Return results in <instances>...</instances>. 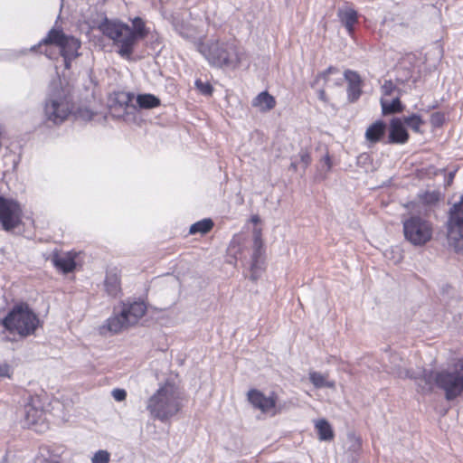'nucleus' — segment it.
I'll return each mask as SVG.
<instances>
[{
  "label": "nucleus",
  "mask_w": 463,
  "mask_h": 463,
  "mask_svg": "<svg viewBox=\"0 0 463 463\" xmlns=\"http://www.w3.org/2000/svg\"><path fill=\"white\" fill-rule=\"evenodd\" d=\"M331 74H339V70L335 67H329L326 71H324L320 77H322L326 83L330 86V84L332 83V85H335V86H340L342 84V79L341 78H338V79H335V80H332L330 78V75Z\"/></svg>",
  "instance_id": "nucleus-29"
},
{
  "label": "nucleus",
  "mask_w": 463,
  "mask_h": 463,
  "mask_svg": "<svg viewBox=\"0 0 463 463\" xmlns=\"http://www.w3.org/2000/svg\"><path fill=\"white\" fill-rule=\"evenodd\" d=\"M261 267L258 260V253L255 252L252 256V263L250 266V279L252 280H257L260 275Z\"/></svg>",
  "instance_id": "nucleus-32"
},
{
  "label": "nucleus",
  "mask_w": 463,
  "mask_h": 463,
  "mask_svg": "<svg viewBox=\"0 0 463 463\" xmlns=\"http://www.w3.org/2000/svg\"><path fill=\"white\" fill-rule=\"evenodd\" d=\"M134 96L130 93H125L121 92L118 95V99L122 105H125L126 107L128 106V104L133 100Z\"/></svg>",
  "instance_id": "nucleus-36"
},
{
  "label": "nucleus",
  "mask_w": 463,
  "mask_h": 463,
  "mask_svg": "<svg viewBox=\"0 0 463 463\" xmlns=\"http://www.w3.org/2000/svg\"><path fill=\"white\" fill-rule=\"evenodd\" d=\"M213 227V222L211 219H203L191 225L189 232L191 234H205L210 232Z\"/></svg>",
  "instance_id": "nucleus-28"
},
{
  "label": "nucleus",
  "mask_w": 463,
  "mask_h": 463,
  "mask_svg": "<svg viewBox=\"0 0 463 463\" xmlns=\"http://www.w3.org/2000/svg\"><path fill=\"white\" fill-rule=\"evenodd\" d=\"M171 24L175 31L184 39L193 40L196 37L197 30L195 26L185 22L179 14L171 16Z\"/></svg>",
  "instance_id": "nucleus-16"
},
{
  "label": "nucleus",
  "mask_w": 463,
  "mask_h": 463,
  "mask_svg": "<svg viewBox=\"0 0 463 463\" xmlns=\"http://www.w3.org/2000/svg\"><path fill=\"white\" fill-rule=\"evenodd\" d=\"M337 16L349 34L354 32V26L358 22L357 12L347 3L337 10Z\"/></svg>",
  "instance_id": "nucleus-17"
},
{
  "label": "nucleus",
  "mask_w": 463,
  "mask_h": 463,
  "mask_svg": "<svg viewBox=\"0 0 463 463\" xmlns=\"http://www.w3.org/2000/svg\"><path fill=\"white\" fill-rule=\"evenodd\" d=\"M110 460V454L107 450L97 451L91 458V463H109Z\"/></svg>",
  "instance_id": "nucleus-33"
},
{
  "label": "nucleus",
  "mask_w": 463,
  "mask_h": 463,
  "mask_svg": "<svg viewBox=\"0 0 463 463\" xmlns=\"http://www.w3.org/2000/svg\"><path fill=\"white\" fill-rule=\"evenodd\" d=\"M43 412L34 405L28 403L24 407L25 422L28 426L38 423L43 418Z\"/></svg>",
  "instance_id": "nucleus-23"
},
{
  "label": "nucleus",
  "mask_w": 463,
  "mask_h": 463,
  "mask_svg": "<svg viewBox=\"0 0 463 463\" xmlns=\"http://www.w3.org/2000/svg\"><path fill=\"white\" fill-rule=\"evenodd\" d=\"M43 463H58V462H57V461L51 460V461H44Z\"/></svg>",
  "instance_id": "nucleus-46"
},
{
  "label": "nucleus",
  "mask_w": 463,
  "mask_h": 463,
  "mask_svg": "<svg viewBox=\"0 0 463 463\" xmlns=\"http://www.w3.org/2000/svg\"><path fill=\"white\" fill-rule=\"evenodd\" d=\"M315 427L317 430L318 438L320 440L327 441L333 439L334 432L327 420L324 419L318 420L316 421Z\"/></svg>",
  "instance_id": "nucleus-26"
},
{
  "label": "nucleus",
  "mask_w": 463,
  "mask_h": 463,
  "mask_svg": "<svg viewBox=\"0 0 463 463\" xmlns=\"http://www.w3.org/2000/svg\"><path fill=\"white\" fill-rule=\"evenodd\" d=\"M146 410L151 418L165 422L181 410L179 393L176 387L169 383L160 386L146 401Z\"/></svg>",
  "instance_id": "nucleus-4"
},
{
  "label": "nucleus",
  "mask_w": 463,
  "mask_h": 463,
  "mask_svg": "<svg viewBox=\"0 0 463 463\" xmlns=\"http://www.w3.org/2000/svg\"><path fill=\"white\" fill-rule=\"evenodd\" d=\"M251 104L260 111L266 112L275 107L276 101L273 96L269 94L267 91H262L253 99Z\"/></svg>",
  "instance_id": "nucleus-21"
},
{
  "label": "nucleus",
  "mask_w": 463,
  "mask_h": 463,
  "mask_svg": "<svg viewBox=\"0 0 463 463\" xmlns=\"http://www.w3.org/2000/svg\"><path fill=\"white\" fill-rule=\"evenodd\" d=\"M448 243L455 251L463 250V195L449 210L447 222Z\"/></svg>",
  "instance_id": "nucleus-8"
},
{
  "label": "nucleus",
  "mask_w": 463,
  "mask_h": 463,
  "mask_svg": "<svg viewBox=\"0 0 463 463\" xmlns=\"http://www.w3.org/2000/svg\"><path fill=\"white\" fill-rule=\"evenodd\" d=\"M380 103L382 106V112L383 115H389L402 111V105L398 96L395 97L391 102H389L385 98L383 97L380 100Z\"/></svg>",
  "instance_id": "nucleus-24"
},
{
  "label": "nucleus",
  "mask_w": 463,
  "mask_h": 463,
  "mask_svg": "<svg viewBox=\"0 0 463 463\" xmlns=\"http://www.w3.org/2000/svg\"><path fill=\"white\" fill-rule=\"evenodd\" d=\"M319 99L324 101L326 100V92L324 90H319Z\"/></svg>",
  "instance_id": "nucleus-43"
},
{
  "label": "nucleus",
  "mask_w": 463,
  "mask_h": 463,
  "mask_svg": "<svg viewBox=\"0 0 463 463\" xmlns=\"http://www.w3.org/2000/svg\"><path fill=\"white\" fill-rule=\"evenodd\" d=\"M443 115L437 112V113H434L431 115V118H430V121H431V124L434 125V126H440L443 122Z\"/></svg>",
  "instance_id": "nucleus-40"
},
{
  "label": "nucleus",
  "mask_w": 463,
  "mask_h": 463,
  "mask_svg": "<svg viewBox=\"0 0 463 463\" xmlns=\"http://www.w3.org/2000/svg\"><path fill=\"white\" fill-rule=\"evenodd\" d=\"M3 325L11 332L16 331L21 335H29L34 333L39 319L27 306H18L5 317Z\"/></svg>",
  "instance_id": "nucleus-7"
},
{
  "label": "nucleus",
  "mask_w": 463,
  "mask_h": 463,
  "mask_svg": "<svg viewBox=\"0 0 463 463\" xmlns=\"http://www.w3.org/2000/svg\"><path fill=\"white\" fill-rule=\"evenodd\" d=\"M71 112V106L69 99L60 91L53 92L48 97L44 113L48 120L54 124L63 122Z\"/></svg>",
  "instance_id": "nucleus-9"
},
{
  "label": "nucleus",
  "mask_w": 463,
  "mask_h": 463,
  "mask_svg": "<svg viewBox=\"0 0 463 463\" xmlns=\"http://www.w3.org/2000/svg\"><path fill=\"white\" fill-rule=\"evenodd\" d=\"M242 241H243V238H242V236H241L239 234H236L232 237V239L229 244L228 250L230 251L231 254H232L234 256V258H237V255L239 253H241V245Z\"/></svg>",
  "instance_id": "nucleus-31"
},
{
  "label": "nucleus",
  "mask_w": 463,
  "mask_h": 463,
  "mask_svg": "<svg viewBox=\"0 0 463 463\" xmlns=\"http://www.w3.org/2000/svg\"><path fill=\"white\" fill-rule=\"evenodd\" d=\"M146 307L144 302L135 301L130 304H123L121 312L126 317L129 326L136 325L138 320L145 315Z\"/></svg>",
  "instance_id": "nucleus-15"
},
{
  "label": "nucleus",
  "mask_w": 463,
  "mask_h": 463,
  "mask_svg": "<svg viewBox=\"0 0 463 463\" xmlns=\"http://www.w3.org/2000/svg\"><path fill=\"white\" fill-rule=\"evenodd\" d=\"M292 168H296V165L294 163L291 164Z\"/></svg>",
  "instance_id": "nucleus-47"
},
{
  "label": "nucleus",
  "mask_w": 463,
  "mask_h": 463,
  "mask_svg": "<svg viewBox=\"0 0 463 463\" xmlns=\"http://www.w3.org/2000/svg\"><path fill=\"white\" fill-rule=\"evenodd\" d=\"M196 89L205 96H211L213 93V87L208 81H202L201 80H195Z\"/></svg>",
  "instance_id": "nucleus-34"
},
{
  "label": "nucleus",
  "mask_w": 463,
  "mask_h": 463,
  "mask_svg": "<svg viewBox=\"0 0 463 463\" xmlns=\"http://www.w3.org/2000/svg\"><path fill=\"white\" fill-rule=\"evenodd\" d=\"M309 380L316 388L335 389V381L328 380L327 374H323L318 372H315V371L310 372L309 373Z\"/></svg>",
  "instance_id": "nucleus-22"
},
{
  "label": "nucleus",
  "mask_w": 463,
  "mask_h": 463,
  "mask_svg": "<svg viewBox=\"0 0 463 463\" xmlns=\"http://www.w3.org/2000/svg\"><path fill=\"white\" fill-rule=\"evenodd\" d=\"M453 176H454V174L453 173H450L449 174V183H450L453 179Z\"/></svg>",
  "instance_id": "nucleus-45"
},
{
  "label": "nucleus",
  "mask_w": 463,
  "mask_h": 463,
  "mask_svg": "<svg viewBox=\"0 0 463 463\" xmlns=\"http://www.w3.org/2000/svg\"><path fill=\"white\" fill-rule=\"evenodd\" d=\"M10 376V366L8 364H0V377Z\"/></svg>",
  "instance_id": "nucleus-41"
},
{
  "label": "nucleus",
  "mask_w": 463,
  "mask_h": 463,
  "mask_svg": "<svg viewBox=\"0 0 463 463\" xmlns=\"http://www.w3.org/2000/svg\"><path fill=\"white\" fill-rule=\"evenodd\" d=\"M198 52L216 67L235 69L240 66L245 58V53L236 41L209 40L197 45Z\"/></svg>",
  "instance_id": "nucleus-2"
},
{
  "label": "nucleus",
  "mask_w": 463,
  "mask_h": 463,
  "mask_svg": "<svg viewBox=\"0 0 463 463\" xmlns=\"http://www.w3.org/2000/svg\"><path fill=\"white\" fill-rule=\"evenodd\" d=\"M409 138L408 132L406 131L403 122L400 118H393L391 121L389 143L403 144Z\"/></svg>",
  "instance_id": "nucleus-18"
},
{
  "label": "nucleus",
  "mask_w": 463,
  "mask_h": 463,
  "mask_svg": "<svg viewBox=\"0 0 463 463\" xmlns=\"http://www.w3.org/2000/svg\"><path fill=\"white\" fill-rule=\"evenodd\" d=\"M75 257L76 254L67 251L54 250L51 255V261L53 266L63 273H69L75 269Z\"/></svg>",
  "instance_id": "nucleus-14"
},
{
  "label": "nucleus",
  "mask_w": 463,
  "mask_h": 463,
  "mask_svg": "<svg viewBox=\"0 0 463 463\" xmlns=\"http://www.w3.org/2000/svg\"><path fill=\"white\" fill-rule=\"evenodd\" d=\"M344 78L347 81V98L350 102H355L362 94L363 80L354 71L346 70Z\"/></svg>",
  "instance_id": "nucleus-13"
},
{
  "label": "nucleus",
  "mask_w": 463,
  "mask_h": 463,
  "mask_svg": "<svg viewBox=\"0 0 463 463\" xmlns=\"http://www.w3.org/2000/svg\"><path fill=\"white\" fill-rule=\"evenodd\" d=\"M248 401L253 407L260 410L262 412H269L276 407L274 394L267 397L261 392L255 389L248 392Z\"/></svg>",
  "instance_id": "nucleus-12"
},
{
  "label": "nucleus",
  "mask_w": 463,
  "mask_h": 463,
  "mask_svg": "<svg viewBox=\"0 0 463 463\" xmlns=\"http://www.w3.org/2000/svg\"><path fill=\"white\" fill-rule=\"evenodd\" d=\"M403 121L410 128L417 133L420 132V128L423 124L421 118L416 114L405 117Z\"/></svg>",
  "instance_id": "nucleus-30"
},
{
  "label": "nucleus",
  "mask_w": 463,
  "mask_h": 463,
  "mask_svg": "<svg viewBox=\"0 0 463 463\" xmlns=\"http://www.w3.org/2000/svg\"><path fill=\"white\" fill-rule=\"evenodd\" d=\"M136 99L139 108L145 109H154L160 105V99L153 94H139Z\"/></svg>",
  "instance_id": "nucleus-27"
},
{
  "label": "nucleus",
  "mask_w": 463,
  "mask_h": 463,
  "mask_svg": "<svg viewBox=\"0 0 463 463\" xmlns=\"http://www.w3.org/2000/svg\"><path fill=\"white\" fill-rule=\"evenodd\" d=\"M93 116V112L88 109H80L77 112V117L83 120H90Z\"/></svg>",
  "instance_id": "nucleus-37"
},
{
  "label": "nucleus",
  "mask_w": 463,
  "mask_h": 463,
  "mask_svg": "<svg viewBox=\"0 0 463 463\" xmlns=\"http://www.w3.org/2000/svg\"><path fill=\"white\" fill-rule=\"evenodd\" d=\"M133 25L134 28L118 21L106 19L99 26L102 33L113 41L114 45L118 48V54L125 59L130 58L137 40L146 35L141 18H135Z\"/></svg>",
  "instance_id": "nucleus-1"
},
{
  "label": "nucleus",
  "mask_w": 463,
  "mask_h": 463,
  "mask_svg": "<svg viewBox=\"0 0 463 463\" xmlns=\"http://www.w3.org/2000/svg\"><path fill=\"white\" fill-rule=\"evenodd\" d=\"M106 292L111 297H117L121 290L120 279L116 271H108L104 280Z\"/></svg>",
  "instance_id": "nucleus-20"
},
{
  "label": "nucleus",
  "mask_w": 463,
  "mask_h": 463,
  "mask_svg": "<svg viewBox=\"0 0 463 463\" xmlns=\"http://www.w3.org/2000/svg\"><path fill=\"white\" fill-rule=\"evenodd\" d=\"M23 211L20 204L0 196V224L5 232H11L22 223Z\"/></svg>",
  "instance_id": "nucleus-10"
},
{
  "label": "nucleus",
  "mask_w": 463,
  "mask_h": 463,
  "mask_svg": "<svg viewBox=\"0 0 463 463\" xmlns=\"http://www.w3.org/2000/svg\"><path fill=\"white\" fill-rule=\"evenodd\" d=\"M422 378L430 390L435 384L445 393L447 401L463 396V359L457 360L446 369L423 371Z\"/></svg>",
  "instance_id": "nucleus-3"
},
{
  "label": "nucleus",
  "mask_w": 463,
  "mask_h": 463,
  "mask_svg": "<svg viewBox=\"0 0 463 463\" xmlns=\"http://www.w3.org/2000/svg\"><path fill=\"white\" fill-rule=\"evenodd\" d=\"M323 161L325 163V165H326L327 167V170H330L331 168V160H330V156L328 155H326L323 158Z\"/></svg>",
  "instance_id": "nucleus-42"
},
{
  "label": "nucleus",
  "mask_w": 463,
  "mask_h": 463,
  "mask_svg": "<svg viewBox=\"0 0 463 463\" xmlns=\"http://www.w3.org/2000/svg\"><path fill=\"white\" fill-rule=\"evenodd\" d=\"M299 157H300V161L303 164L304 167H307L311 162L310 155L306 150H303V149L300 150Z\"/></svg>",
  "instance_id": "nucleus-39"
},
{
  "label": "nucleus",
  "mask_w": 463,
  "mask_h": 463,
  "mask_svg": "<svg viewBox=\"0 0 463 463\" xmlns=\"http://www.w3.org/2000/svg\"><path fill=\"white\" fill-rule=\"evenodd\" d=\"M382 92L383 96H391L395 92H399V90L392 80H385L382 86Z\"/></svg>",
  "instance_id": "nucleus-35"
},
{
  "label": "nucleus",
  "mask_w": 463,
  "mask_h": 463,
  "mask_svg": "<svg viewBox=\"0 0 463 463\" xmlns=\"http://www.w3.org/2000/svg\"><path fill=\"white\" fill-rule=\"evenodd\" d=\"M108 329L113 333H118L124 328L129 326L128 323L126 320V317L122 316V312L109 317L107 321Z\"/></svg>",
  "instance_id": "nucleus-25"
},
{
  "label": "nucleus",
  "mask_w": 463,
  "mask_h": 463,
  "mask_svg": "<svg viewBox=\"0 0 463 463\" xmlns=\"http://www.w3.org/2000/svg\"><path fill=\"white\" fill-rule=\"evenodd\" d=\"M111 395L117 402H122L127 397V392L124 389L118 388L111 392Z\"/></svg>",
  "instance_id": "nucleus-38"
},
{
  "label": "nucleus",
  "mask_w": 463,
  "mask_h": 463,
  "mask_svg": "<svg viewBox=\"0 0 463 463\" xmlns=\"http://www.w3.org/2000/svg\"><path fill=\"white\" fill-rule=\"evenodd\" d=\"M259 220L260 219H259V217L257 215L252 216V218H251V222H254V223H257L259 222Z\"/></svg>",
  "instance_id": "nucleus-44"
},
{
  "label": "nucleus",
  "mask_w": 463,
  "mask_h": 463,
  "mask_svg": "<svg viewBox=\"0 0 463 463\" xmlns=\"http://www.w3.org/2000/svg\"><path fill=\"white\" fill-rule=\"evenodd\" d=\"M50 44H55L60 48V53L64 59L65 67L69 68L70 61L78 56V50L80 47V42L72 36H68L62 31L52 29L47 36L43 38L38 45L32 47L33 51L40 49L43 45L47 47ZM48 58L52 59V54L45 48L43 52Z\"/></svg>",
  "instance_id": "nucleus-5"
},
{
  "label": "nucleus",
  "mask_w": 463,
  "mask_h": 463,
  "mask_svg": "<svg viewBox=\"0 0 463 463\" xmlns=\"http://www.w3.org/2000/svg\"><path fill=\"white\" fill-rule=\"evenodd\" d=\"M385 131L386 124L378 120L368 127L365 131V138L371 144H375L384 137Z\"/></svg>",
  "instance_id": "nucleus-19"
},
{
  "label": "nucleus",
  "mask_w": 463,
  "mask_h": 463,
  "mask_svg": "<svg viewBox=\"0 0 463 463\" xmlns=\"http://www.w3.org/2000/svg\"><path fill=\"white\" fill-rule=\"evenodd\" d=\"M404 238L413 246H424L433 235V224L420 214H410L402 220Z\"/></svg>",
  "instance_id": "nucleus-6"
},
{
  "label": "nucleus",
  "mask_w": 463,
  "mask_h": 463,
  "mask_svg": "<svg viewBox=\"0 0 463 463\" xmlns=\"http://www.w3.org/2000/svg\"><path fill=\"white\" fill-rule=\"evenodd\" d=\"M384 369L387 373L399 378L417 379L418 374L407 368L406 361L397 353H388L383 357Z\"/></svg>",
  "instance_id": "nucleus-11"
}]
</instances>
